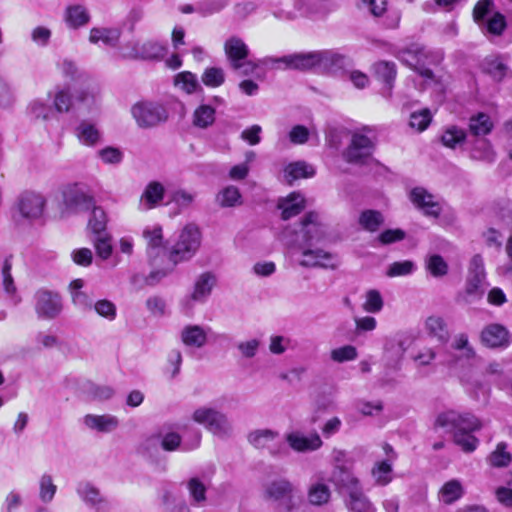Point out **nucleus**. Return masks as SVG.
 I'll list each match as a JSON object with an SVG mask.
<instances>
[{"label":"nucleus","mask_w":512,"mask_h":512,"mask_svg":"<svg viewBox=\"0 0 512 512\" xmlns=\"http://www.w3.org/2000/svg\"><path fill=\"white\" fill-rule=\"evenodd\" d=\"M83 423L86 425L87 428L93 431L100 433H109L118 427L119 421L115 416L110 414H88L84 417Z\"/></svg>","instance_id":"nucleus-26"},{"label":"nucleus","mask_w":512,"mask_h":512,"mask_svg":"<svg viewBox=\"0 0 512 512\" xmlns=\"http://www.w3.org/2000/svg\"><path fill=\"white\" fill-rule=\"evenodd\" d=\"M384 305L383 298L378 290L371 289L367 291L363 308L369 313H378Z\"/></svg>","instance_id":"nucleus-56"},{"label":"nucleus","mask_w":512,"mask_h":512,"mask_svg":"<svg viewBox=\"0 0 512 512\" xmlns=\"http://www.w3.org/2000/svg\"><path fill=\"white\" fill-rule=\"evenodd\" d=\"M201 243V234L198 227L194 224L186 225L177 243L172 247L169 253V260L172 263L171 267L167 269L154 270L145 276L142 274H134L131 277V285L140 290L145 285L153 286L164 278L175 265L179 262L190 259L198 250Z\"/></svg>","instance_id":"nucleus-2"},{"label":"nucleus","mask_w":512,"mask_h":512,"mask_svg":"<svg viewBox=\"0 0 512 512\" xmlns=\"http://www.w3.org/2000/svg\"><path fill=\"white\" fill-rule=\"evenodd\" d=\"M17 102L16 87L6 78L0 77V108L11 110Z\"/></svg>","instance_id":"nucleus-39"},{"label":"nucleus","mask_w":512,"mask_h":512,"mask_svg":"<svg viewBox=\"0 0 512 512\" xmlns=\"http://www.w3.org/2000/svg\"><path fill=\"white\" fill-rule=\"evenodd\" d=\"M164 196V187L159 182L149 183L140 199V208L142 210H149L154 208Z\"/></svg>","instance_id":"nucleus-33"},{"label":"nucleus","mask_w":512,"mask_h":512,"mask_svg":"<svg viewBox=\"0 0 512 512\" xmlns=\"http://www.w3.org/2000/svg\"><path fill=\"white\" fill-rule=\"evenodd\" d=\"M64 19L68 27L77 29L90 21V15L84 6L70 5L65 10Z\"/></svg>","instance_id":"nucleus-35"},{"label":"nucleus","mask_w":512,"mask_h":512,"mask_svg":"<svg viewBox=\"0 0 512 512\" xmlns=\"http://www.w3.org/2000/svg\"><path fill=\"white\" fill-rule=\"evenodd\" d=\"M307 497L310 504L321 506L328 503L331 497V491L325 483L315 482L310 485Z\"/></svg>","instance_id":"nucleus-40"},{"label":"nucleus","mask_w":512,"mask_h":512,"mask_svg":"<svg viewBox=\"0 0 512 512\" xmlns=\"http://www.w3.org/2000/svg\"><path fill=\"white\" fill-rule=\"evenodd\" d=\"M121 36L120 28L116 27H94L90 30L89 41L92 44H102L114 47Z\"/></svg>","instance_id":"nucleus-27"},{"label":"nucleus","mask_w":512,"mask_h":512,"mask_svg":"<svg viewBox=\"0 0 512 512\" xmlns=\"http://www.w3.org/2000/svg\"><path fill=\"white\" fill-rule=\"evenodd\" d=\"M187 488L192 501L201 504L206 499V487L198 478H191L187 483Z\"/></svg>","instance_id":"nucleus-59"},{"label":"nucleus","mask_w":512,"mask_h":512,"mask_svg":"<svg viewBox=\"0 0 512 512\" xmlns=\"http://www.w3.org/2000/svg\"><path fill=\"white\" fill-rule=\"evenodd\" d=\"M466 133L462 128L451 125L445 128L441 135V142L445 147L455 149L465 141Z\"/></svg>","instance_id":"nucleus-42"},{"label":"nucleus","mask_w":512,"mask_h":512,"mask_svg":"<svg viewBox=\"0 0 512 512\" xmlns=\"http://www.w3.org/2000/svg\"><path fill=\"white\" fill-rule=\"evenodd\" d=\"M166 53V46L159 42L149 40L143 43L130 41L121 47V56L128 59H159Z\"/></svg>","instance_id":"nucleus-8"},{"label":"nucleus","mask_w":512,"mask_h":512,"mask_svg":"<svg viewBox=\"0 0 512 512\" xmlns=\"http://www.w3.org/2000/svg\"><path fill=\"white\" fill-rule=\"evenodd\" d=\"M143 237L147 241V252L150 257H156L163 250L162 227L158 224L147 226L143 230Z\"/></svg>","instance_id":"nucleus-31"},{"label":"nucleus","mask_w":512,"mask_h":512,"mask_svg":"<svg viewBox=\"0 0 512 512\" xmlns=\"http://www.w3.org/2000/svg\"><path fill=\"white\" fill-rule=\"evenodd\" d=\"M131 113L141 128L154 127L169 117L166 104L155 101L138 102L132 106Z\"/></svg>","instance_id":"nucleus-6"},{"label":"nucleus","mask_w":512,"mask_h":512,"mask_svg":"<svg viewBox=\"0 0 512 512\" xmlns=\"http://www.w3.org/2000/svg\"><path fill=\"white\" fill-rule=\"evenodd\" d=\"M426 334L435 338L440 343H446L449 339V331L445 320L439 315H431L424 321Z\"/></svg>","instance_id":"nucleus-28"},{"label":"nucleus","mask_w":512,"mask_h":512,"mask_svg":"<svg viewBox=\"0 0 512 512\" xmlns=\"http://www.w3.org/2000/svg\"><path fill=\"white\" fill-rule=\"evenodd\" d=\"M48 97L53 100L54 112L68 113L74 106V97L68 88H56L54 92L48 93Z\"/></svg>","instance_id":"nucleus-34"},{"label":"nucleus","mask_w":512,"mask_h":512,"mask_svg":"<svg viewBox=\"0 0 512 512\" xmlns=\"http://www.w3.org/2000/svg\"><path fill=\"white\" fill-rule=\"evenodd\" d=\"M46 199L34 191L23 192L17 201L19 216L29 222L40 220L44 215Z\"/></svg>","instance_id":"nucleus-9"},{"label":"nucleus","mask_w":512,"mask_h":512,"mask_svg":"<svg viewBox=\"0 0 512 512\" xmlns=\"http://www.w3.org/2000/svg\"><path fill=\"white\" fill-rule=\"evenodd\" d=\"M193 419L195 422L205 426L209 431L218 436H224L231 430V426L226 415L213 408L201 407L195 410Z\"/></svg>","instance_id":"nucleus-10"},{"label":"nucleus","mask_w":512,"mask_h":512,"mask_svg":"<svg viewBox=\"0 0 512 512\" xmlns=\"http://www.w3.org/2000/svg\"><path fill=\"white\" fill-rule=\"evenodd\" d=\"M266 495L269 499L280 502L287 512L293 511L300 502V496L294 494L293 485L285 479L271 482L266 488Z\"/></svg>","instance_id":"nucleus-14"},{"label":"nucleus","mask_w":512,"mask_h":512,"mask_svg":"<svg viewBox=\"0 0 512 512\" xmlns=\"http://www.w3.org/2000/svg\"><path fill=\"white\" fill-rule=\"evenodd\" d=\"M357 356V349L352 345H345L331 351V359L338 363L355 360Z\"/></svg>","instance_id":"nucleus-60"},{"label":"nucleus","mask_w":512,"mask_h":512,"mask_svg":"<svg viewBox=\"0 0 512 512\" xmlns=\"http://www.w3.org/2000/svg\"><path fill=\"white\" fill-rule=\"evenodd\" d=\"M11 268H12L11 257H7L5 259V261L3 263V267H2L3 288H4V291L6 292V294L11 297L14 304H18L21 301V299L17 295V288L14 284V280L11 275Z\"/></svg>","instance_id":"nucleus-41"},{"label":"nucleus","mask_w":512,"mask_h":512,"mask_svg":"<svg viewBox=\"0 0 512 512\" xmlns=\"http://www.w3.org/2000/svg\"><path fill=\"white\" fill-rule=\"evenodd\" d=\"M79 497L99 512H107L108 503L104 501L99 490L89 482H80L77 486Z\"/></svg>","instance_id":"nucleus-22"},{"label":"nucleus","mask_w":512,"mask_h":512,"mask_svg":"<svg viewBox=\"0 0 512 512\" xmlns=\"http://www.w3.org/2000/svg\"><path fill=\"white\" fill-rule=\"evenodd\" d=\"M241 194L235 186H228L219 192L217 201L222 207H232L240 203Z\"/></svg>","instance_id":"nucleus-55"},{"label":"nucleus","mask_w":512,"mask_h":512,"mask_svg":"<svg viewBox=\"0 0 512 512\" xmlns=\"http://www.w3.org/2000/svg\"><path fill=\"white\" fill-rule=\"evenodd\" d=\"M508 331L499 324L487 326L481 334L482 342L489 347H501L507 343Z\"/></svg>","instance_id":"nucleus-30"},{"label":"nucleus","mask_w":512,"mask_h":512,"mask_svg":"<svg viewBox=\"0 0 512 512\" xmlns=\"http://www.w3.org/2000/svg\"><path fill=\"white\" fill-rule=\"evenodd\" d=\"M372 476L378 485H387L392 480V463L388 460L376 462L372 469Z\"/></svg>","instance_id":"nucleus-47"},{"label":"nucleus","mask_w":512,"mask_h":512,"mask_svg":"<svg viewBox=\"0 0 512 512\" xmlns=\"http://www.w3.org/2000/svg\"><path fill=\"white\" fill-rule=\"evenodd\" d=\"M97 154L101 161L105 164L116 165L121 163L123 160V152L119 148L112 146L100 149Z\"/></svg>","instance_id":"nucleus-63"},{"label":"nucleus","mask_w":512,"mask_h":512,"mask_svg":"<svg viewBox=\"0 0 512 512\" xmlns=\"http://www.w3.org/2000/svg\"><path fill=\"white\" fill-rule=\"evenodd\" d=\"M260 62L266 66H274L278 63H284L286 67L289 68L299 70L314 69L317 71L316 51L293 54L282 58L268 57L261 60Z\"/></svg>","instance_id":"nucleus-16"},{"label":"nucleus","mask_w":512,"mask_h":512,"mask_svg":"<svg viewBox=\"0 0 512 512\" xmlns=\"http://www.w3.org/2000/svg\"><path fill=\"white\" fill-rule=\"evenodd\" d=\"M215 109L207 104L197 107L193 113L192 123L198 128H207L215 121Z\"/></svg>","instance_id":"nucleus-44"},{"label":"nucleus","mask_w":512,"mask_h":512,"mask_svg":"<svg viewBox=\"0 0 512 512\" xmlns=\"http://www.w3.org/2000/svg\"><path fill=\"white\" fill-rule=\"evenodd\" d=\"M228 4L227 0H204L197 4L196 10L203 16L220 12Z\"/></svg>","instance_id":"nucleus-58"},{"label":"nucleus","mask_w":512,"mask_h":512,"mask_svg":"<svg viewBox=\"0 0 512 512\" xmlns=\"http://www.w3.org/2000/svg\"><path fill=\"white\" fill-rule=\"evenodd\" d=\"M314 174V167L304 161L290 163L284 170V177L289 184L300 178L312 177Z\"/></svg>","instance_id":"nucleus-36"},{"label":"nucleus","mask_w":512,"mask_h":512,"mask_svg":"<svg viewBox=\"0 0 512 512\" xmlns=\"http://www.w3.org/2000/svg\"><path fill=\"white\" fill-rule=\"evenodd\" d=\"M206 329L199 325H188L181 332V339L186 346L201 348L207 341Z\"/></svg>","instance_id":"nucleus-32"},{"label":"nucleus","mask_w":512,"mask_h":512,"mask_svg":"<svg viewBox=\"0 0 512 512\" xmlns=\"http://www.w3.org/2000/svg\"><path fill=\"white\" fill-rule=\"evenodd\" d=\"M493 128V122L490 117L480 112L470 118L469 129L475 136H485L491 132Z\"/></svg>","instance_id":"nucleus-43"},{"label":"nucleus","mask_w":512,"mask_h":512,"mask_svg":"<svg viewBox=\"0 0 512 512\" xmlns=\"http://www.w3.org/2000/svg\"><path fill=\"white\" fill-rule=\"evenodd\" d=\"M74 134L80 144L86 147H95L102 141V132L90 120H81L75 128Z\"/></svg>","instance_id":"nucleus-20"},{"label":"nucleus","mask_w":512,"mask_h":512,"mask_svg":"<svg viewBox=\"0 0 512 512\" xmlns=\"http://www.w3.org/2000/svg\"><path fill=\"white\" fill-rule=\"evenodd\" d=\"M487 461L492 467H507L512 461V455L507 451V444L505 442L498 443L495 450L488 456Z\"/></svg>","instance_id":"nucleus-46"},{"label":"nucleus","mask_w":512,"mask_h":512,"mask_svg":"<svg viewBox=\"0 0 512 512\" xmlns=\"http://www.w3.org/2000/svg\"><path fill=\"white\" fill-rule=\"evenodd\" d=\"M399 60L427 79L433 78L431 66L443 60L440 50H432L419 43H413L398 53Z\"/></svg>","instance_id":"nucleus-5"},{"label":"nucleus","mask_w":512,"mask_h":512,"mask_svg":"<svg viewBox=\"0 0 512 512\" xmlns=\"http://www.w3.org/2000/svg\"><path fill=\"white\" fill-rule=\"evenodd\" d=\"M332 481L338 487L340 493L346 496V505L349 512H376L369 499L362 492L359 479L349 470L337 464Z\"/></svg>","instance_id":"nucleus-4"},{"label":"nucleus","mask_w":512,"mask_h":512,"mask_svg":"<svg viewBox=\"0 0 512 512\" xmlns=\"http://www.w3.org/2000/svg\"><path fill=\"white\" fill-rule=\"evenodd\" d=\"M201 441V434L199 431H194L191 441L181 442V437L175 432H169L161 435V448L165 451H175L181 447L183 451H191L199 447Z\"/></svg>","instance_id":"nucleus-21"},{"label":"nucleus","mask_w":512,"mask_h":512,"mask_svg":"<svg viewBox=\"0 0 512 512\" xmlns=\"http://www.w3.org/2000/svg\"><path fill=\"white\" fill-rule=\"evenodd\" d=\"M415 269V264L410 260L394 262L389 266L387 275L389 277L407 276L412 274Z\"/></svg>","instance_id":"nucleus-61"},{"label":"nucleus","mask_w":512,"mask_h":512,"mask_svg":"<svg viewBox=\"0 0 512 512\" xmlns=\"http://www.w3.org/2000/svg\"><path fill=\"white\" fill-rule=\"evenodd\" d=\"M373 142L366 135L356 132L352 135L351 143L343 152V158L352 164L365 163L372 155Z\"/></svg>","instance_id":"nucleus-15"},{"label":"nucleus","mask_w":512,"mask_h":512,"mask_svg":"<svg viewBox=\"0 0 512 512\" xmlns=\"http://www.w3.org/2000/svg\"><path fill=\"white\" fill-rule=\"evenodd\" d=\"M317 71L336 73L347 63V58L335 50L316 51Z\"/></svg>","instance_id":"nucleus-18"},{"label":"nucleus","mask_w":512,"mask_h":512,"mask_svg":"<svg viewBox=\"0 0 512 512\" xmlns=\"http://www.w3.org/2000/svg\"><path fill=\"white\" fill-rule=\"evenodd\" d=\"M287 442L290 447L298 452L314 451L322 446V440L317 433L305 436L298 432L288 434Z\"/></svg>","instance_id":"nucleus-24"},{"label":"nucleus","mask_w":512,"mask_h":512,"mask_svg":"<svg viewBox=\"0 0 512 512\" xmlns=\"http://www.w3.org/2000/svg\"><path fill=\"white\" fill-rule=\"evenodd\" d=\"M56 490L57 487L54 485L52 477L50 475H43L40 479V499L45 503L52 501Z\"/></svg>","instance_id":"nucleus-64"},{"label":"nucleus","mask_w":512,"mask_h":512,"mask_svg":"<svg viewBox=\"0 0 512 512\" xmlns=\"http://www.w3.org/2000/svg\"><path fill=\"white\" fill-rule=\"evenodd\" d=\"M35 311L40 319L52 320L60 315L63 305L58 293L40 289L35 293Z\"/></svg>","instance_id":"nucleus-13"},{"label":"nucleus","mask_w":512,"mask_h":512,"mask_svg":"<svg viewBox=\"0 0 512 512\" xmlns=\"http://www.w3.org/2000/svg\"><path fill=\"white\" fill-rule=\"evenodd\" d=\"M278 208L282 210V218L288 220L302 212L305 208V199L302 194L293 192L279 200Z\"/></svg>","instance_id":"nucleus-29"},{"label":"nucleus","mask_w":512,"mask_h":512,"mask_svg":"<svg viewBox=\"0 0 512 512\" xmlns=\"http://www.w3.org/2000/svg\"><path fill=\"white\" fill-rule=\"evenodd\" d=\"M224 50L231 67L234 70H241L244 75L252 73L258 66L254 61L247 60L249 48L239 37L233 36L227 39Z\"/></svg>","instance_id":"nucleus-7"},{"label":"nucleus","mask_w":512,"mask_h":512,"mask_svg":"<svg viewBox=\"0 0 512 512\" xmlns=\"http://www.w3.org/2000/svg\"><path fill=\"white\" fill-rule=\"evenodd\" d=\"M202 82L207 87L215 88L221 86L225 81V73L222 68L209 67L202 74Z\"/></svg>","instance_id":"nucleus-53"},{"label":"nucleus","mask_w":512,"mask_h":512,"mask_svg":"<svg viewBox=\"0 0 512 512\" xmlns=\"http://www.w3.org/2000/svg\"><path fill=\"white\" fill-rule=\"evenodd\" d=\"M464 488L457 479L446 482L439 491V499L444 504H452L462 498Z\"/></svg>","instance_id":"nucleus-37"},{"label":"nucleus","mask_w":512,"mask_h":512,"mask_svg":"<svg viewBox=\"0 0 512 512\" xmlns=\"http://www.w3.org/2000/svg\"><path fill=\"white\" fill-rule=\"evenodd\" d=\"M426 268L430 274L436 278L445 276L448 272V264L443 257L438 254L431 255L427 258Z\"/></svg>","instance_id":"nucleus-54"},{"label":"nucleus","mask_w":512,"mask_h":512,"mask_svg":"<svg viewBox=\"0 0 512 512\" xmlns=\"http://www.w3.org/2000/svg\"><path fill=\"white\" fill-rule=\"evenodd\" d=\"M327 241L326 226L321 223L317 213L310 212L302 220V228L298 235L293 255L303 267L334 268V256L322 248L316 247Z\"/></svg>","instance_id":"nucleus-1"},{"label":"nucleus","mask_w":512,"mask_h":512,"mask_svg":"<svg viewBox=\"0 0 512 512\" xmlns=\"http://www.w3.org/2000/svg\"><path fill=\"white\" fill-rule=\"evenodd\" d=\"M106 225L107 215L105 211L101 207H95L93 205L91 216L88 222L89 229L92 231L93 234H101L106 232Z\"/></svg>","instance_id":"nucleus-50"},{"label":"nucleus","mask_w":512,"mask_h":512,"mask_svg":"<svg viewBox=\"0 0 512 512\" xmlns=\"http://www.w3.org/2000/svg\"><path fill=\"white\" fill-rule=\"evenodd\" d=\"M435 428L453 432L455 444L466 453L475 451L478 446L479 441L473 432L481 428V423L471 413H459L454 410L443 412L437 416Z\"/></svg>","instance_id":"nucleus-3"},{"label":"nucleus","mask_w":512,"mask_h":512,"mask_svg":"<svg viewBox=\"0 0 512 512\" xmlns=\"http://www.w3.org/2000/svg\"><path fill=\"white\" fill-rule=\"evenodd\" d=\"M480 27L489 34L499 36L506 28V20L501 13L495 12Z\"/></svg>","instance_id":"nucleus-49"},{"label":"nucleus","mask_w":512,"mask_h":512,"mask_svg":"<svg viewBox=\"0 0 512 512\" xmlns=\"http://www.w3.org/2000/svg\"><path fill=\"white\" fill-rule=\"evenodd\" d=\"M248 442L256 449H266L277 456L286 450V445L279 433L272 429H256L247 436Z\"/></svg>","instance_id":"nucleus-11"},{"label":"nucleus","mask_w":512,"mask_h":512,"mask_svg":"<svg viewBox=\"0 0 512 512\" xmlns=\"http://www.w3.org/2000/svg\"><path fill=\"white\" fill-rule=\"evenodd\" d=\"M482 69L496 81H501L508 73L507 65L499 56L486 57L482 62Z\"/></svg>","instance_id":"nucleus-38"},{"label":"nucleus","mask_w":512,"mask_h":512,"mask_svg":"<svg viewBox=\"0 0 512 512\" xmlns=\"http://www.w3.org/2000/svg\"><path fill=\"white\" fill-rule=\"evenodd\" d=\"M93 243L97 255L103 259H108L112 254V238L107 232L94 234Z\"/></svg>","instance_id":"nucleus-48"},{"label":"nucleus","mask_w":512,"mask_h":512,"mask_svg":"<svg viewBox=\"0 0 512 512\" xmlns=\"http://www.w3.org/2000/svg\"><path fill=\"white\" fill-rule=\"evenodd\" d=\"M174 83L188 94L195 92L199 87L196 75L188 71L177 74Z\"/></svg>","instance_id":"nucleus-51"},{"label":"nucleus","mask_w":512,"mask_h":512,"mask_svg":"<svg viewBox=\"0 0 512 512\" xmlns=\"http://www.w3.org/2000/svg\"><path fill=\"white\" fill-rule=\"evenodd\" d=\"M26 114L34 121L50 120L53 117L54 111L49 97H36L30 100L26 107Z\"/></svg>","instance_id":"nucleus-23"},{"label":"nucleus","mask_w":512,"mask_h":512,"mask_svg":"<svg viewBox=\"0 0 512 512\" xmlns=\"http://www.w3.org/2000/svg\"><path fill=\"white\" fill-rule=\"evenodd\" d=\"M359 222L364 229L374 232L383 223V216L378 211L366 210L360 215Z\"/></svg>","instance_id":"nucleus-52"},{"label":"nucleus","mask_w":512,"mask_h":512,"mask_svg":"<svg viewBox=\"0 0 512 512\" xmlns=\"http://www.w3.org/2000/svg\"><path fill=\"white\" fill-rule=\"evenodd\" d=\"M410 200L427 216L437 217L442 210L441 204L436 200V197L422 187L412 189Z\"/></svg>","instance_id":"nucleus-17"},{"label":"nucleus","mask_w":512,"mask_h":512,"mask_svg":"<svg viewBox=\"0 0 512 512\" xmlns=\"http://www.w3.org/2000/svg\"><path fill=\"white\" fill-rule=\"evenodd\" d=\"M485 283V269L483 258L480 255H474L470 261L467 278L466 291L468 294H478L482 292Z\"/></svg>","instance_id":"nucleus-19"},{"label":"nucleus","mask_w":512,"mask_h":512,"mask_svg":"<svg viewBox=\"0 0 512 512\" xmlns=\"http://www.w3.org/2000/svg\"><path fill=\"white\" fill-rule=\"evenodd\" d=\"M216 281V276L211 272L199 275L194 283L191 299L199 303L205 302L216 285Z\"/></svg>","instance_id":"nucleus-25"},{"label":"nucleus","mask_w":512,"mask_h":512,"mask_svg":"<svg viewBox=\"0 0 512 512\" xmlns=\"http://www.w3.org/2000/svg\"><path fill=\"white\" fill-rule=\"evenodd\" d=\"M93 307L99 316L107 319L108 321H113L117 316L116 305L110 300H98L94 303Z\"/></svg>","instance_id":"nucleus-57"},{"label":"nucleus","mask_w":512,"mask_h":512,"mask_svg":"<svg viewBox=\"0 0 512 512\" xmlns=\"http://www.w3.org/2000/svg\"><path fill=\"white\" fill-rule=\"evenodd\" d=\"M376 77L391 88L396 77V65L389 61H379L373 66Z\"/></svg>","instance_id":"nucleus-45"},{"label":"nucleus","mask_w":512,"mask_h":512,"mask_svg":"<svg viewBox=\"0 0 512 512\" xmlns=\"http://www.w3.org/2000/svg\"><path fill=\"white\" fill-rule=\"evenodd\" d=\"M432 115L429 109L413 112L410 116V126L418 131H424L430 124Z\"/></svg>","instance_id":"nucleus-62"},{"label":"nucleus","mask_w":512,"mask_h":512,"mask_svg":"<svg viewBox=\"0 0 512 512\" xmlns=\"http://www.w3.org/2000/svg\"><path fill=\"white\" fill-rule=\"evenodd\" d=\"M63 203L71 212H84L94 205L93 197L83 184H69L63 189Z\"/></svg>","instance_id":"nucleus-12"}]
</instances>
